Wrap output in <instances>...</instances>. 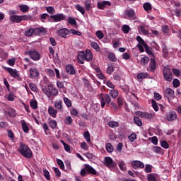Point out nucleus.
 <instances>
[{"label":"nucleus","instance_id":"nucleus-62","mask_svg":"<svg viewBox=\"0 0 181 181\" xmlns=\"http://www.w3.org/2000/svg\"><path fill=\"white\" fill-rule=\"evenodd\" d=\"M29 87L32 91H37V86L36 84L31 83L29 84Z\"/></svg>","mask_w":181,"mask_h":181},{"label":"nucleus","instance_id":"nucleus-57","mask_svg":"<svg viewBox=\"0 0 181 181\" xmlns=\"http://www.w3.org/2000/svg\"><path fill=\"white\" fill-rule=\"evenodd\" d=\"M30 105L31 108L33 110H36L37 108V101L36 100H33L30 103Z\"/></svg>","mask_w":181,"mask_h":181},{"label":"nucleus","instance_id":"nucleus-35","mask_svg":"<svg viewBox=\"0 0 181 181\" xmlns=\"http://www.w3.org/2000/svg\"><path fill=\"white\" fill-rule=\"evenodd\" d=\"M149 62V57H144L141 59V66H146V64H148V62Z\"/></svg>","mask_w":181,"mask_h":181},{"label":"nucleus","instance_id":"nucleus-40","mask_svg":"<svg viewBox=\"0 0 181 181\" xmlns=\"http://www.w3.org/2000/svg\"><path fill=\"white\" fill-rule=\"evenodd\" d=\"M143 8H144V11L148 12V11H151L152 9V5H151L149 3H145L143 5Z\"/></svg>","mask_w":181,"mask_h":181},{"label":"nucleus","instance_id":"nucleus-44","mask_svg":"<svg viewBox=\"0 0 181 181\" xmlns=\"http://www.w3.org/2000/svg\"><path fill=\"white\" fill-rule=\"evenodd\" d=\"M85 8L86 11L91 9V0H86L85 1Z\"/></svg>","mask_w":181,"mask_h":181},{"label":"nucleus","instance_id":"nucleus-9","mask_svg":"<svg viewBox=\"0 0 181 181\" xmlns=\"http://www.w3.org/2000/svg\"><path fill=\"white\" fill-rule=\"evenodd\" d=\"M58 35L61 36V37H63L64 39H67L70 35V30L66 28L59 29L57 31Z\"/></svg>","mask_w":181,"mask_h":181},{"label":"nucleus","instance_id":"nucleus-11","mask_svg":"<svg viewBox=\"0 0 181 181\" xmlns=\"http://www.w3.org/2000/svg\"><path fill=\"white\" fill-rule=\"evenodd\" d=\"M51 19H53L54 22H62V21H66V16L63 13H59L57 15L50 16Z\"/></svg>","mask_w":181,"mask_h":181},{"label":"nucleus","instance_id":"nucleus-14","mask_svg":"<svg viewBox=\"0 0 181 181\" xmlns=\"http://www.w3.org/2000/svg\"><path fill=\"white\" fill-rule=\"evenodd\" d=\"M84 168L88 173H89V175H96L97 176H98V173L91 165L88 164H85Z\"/></svg>","mask_w":181,"mask_h":181},{"label":"nucleus","instance_id":"nucleus-46","mask_svg":"<svg viewBox=\"0 0 181 181\" xmlns=\"http://www.w3.org/2000/svg\"><path fill=\"white\" fill-rule=\"evenodd\" d=\"M173 85L175 88H177L180 86V81L177 78H174L173 81Z\"/></svg>","mask_w":181,"mask_h":181},{"label":"nucleus","instance_id":"nucleus-20","mask_svg":"<svg viewBox=\"0 0 181 181\" xmlns=\"http://www.w3.org/2000/svg\"><path fill=\"white\" fill-rule=\"evenodd\" d=\"M48 114L50 115V117H52V118H56V117H57V110L54 109V107L52 106H49L48 107Z\"/></svg>","mask_w":181,"mask_h":181},{"label":"nucleus","instance_id":"nucleus-17","mask_svg":"<svg viewBox=\"0 0 181 181\" xmlns=\"http://www.w3.org/2000/svg\"><path fill=\"white\" fill-rule=\"evenodd\" d=\"M54 107L57 111H59V112H63V101L57 100H55Z\"/></svg>","mask_w":181,"mask_h":181},{"label":"nucleus","instance_id":"nucleus-42","mask_svg":"<svg viewBox=\"0 0 181 181\" xmlns=\"http://www.w3.org/2000/svg\"><path fill=\"white\" fill-rule=\"evenodd\" d=\"M20 10L25 13L29 11V6L28 5H21Z\"/></svg>","mask_w":181,"mask_h":181},{"label":"nucleus","instance_id":"nucleus-36","mask_svg":"<svg viewBox=\"0 0 181 181\" xmlns=\"http://www.w3.org/2000/svg\"><path fill=\"white\" fill-rule=\"evenodd\" d=\"M106 151L109 153H111V152L114 151V147H112V145L111 144V143H107L106 144Z\"/></svg>","mask_w":181,"mask_h":181},{"label":"nucleus","instance_id":"nucleus-59","mask_svg":"<svg viewBox=\"0 0 181 181\" xmlns=\"http://www.w3.org/2000/svg\"><path fill=\"white\" fill-rule=\"evenodd\" d=\"M90 46H91V47H93V49H94L95 50H97V51H98L100 49V46L95 42H92L90 43Z\"/></svg>","mask_w":181,"mask_h":181},{"label":"nucleus","instance_id":"nucleus-47","mask_svg":"<svg viewBox=\"0 0 181 181\" xmlns=\"http://www.w3.org/2000/svg\"><path fill=\"white\" fill-rule=\"evenodd\" d=\"M144 47L146 49V53H147V54H149L150 56H153V52H152V50L151 49H149V47L147 45H145L144 46Z\"/></svg>","mask_w":181,"mask_h":181},{"label":"nucleus","instance_id":"nucleus-41","mask_svg":"<svg viewBox=\"0 0 181 181\" xmlns=\"http://www.w3.org/2000/svg\"><path fill=\"white\" fill-rule=\"evenodd\" d=\"M163 57L166 59V57H168V56H169V52H168V47H166V45H164L163 47Z\"/></svg>","mask_w":181,"mask_h":181},{"label":"nucleus","instance_id":"nucleus-5","mask_svg":"<svg viewBox=\"0 0 181 181\" xmlns=\"http://www.w3.org/2000/svg\"><path fill=\"white\" fill-rule=\"evenodd\" d=\"M25 54H28L30 59H32V60H34L35 62H37V60H40V54H39L37 51H35V50L26 51L25 52Z\"/></svg>","mask_w":181,"mask_h":181},{"label":"nucleus","instance_id":"nucleus-43","mask_svg":"<svg viewBox=\"0 0 181 181\" xmlns=\"http://www.w3.org/2000/svg\"><path fill=\"white\" fill-rule=\"evenodd\" d=\"M65 124H66L67 125H71V124H73V119L71 118V116H67L65 118L64 120Z\"/></svg>","mask_w":181,"mask_h":181},{"label":"nucleus","instance_id":"nucleus-50","mask_svg":"<svg viewBox=\"0 0 181 181\" xmlns=\"http://www.w3.org/2000/svg\"><path fill=\"white\" fill-rule=\"evenodd\" d=\"M108 59L110 62H117V57H115V54L110 53L108 54Z\"/></svg>","mask_w":181,"mask_h":181},{"label":"nucleus","instance_id":"nucleus-45","mask_svg":"<svg viewBox=\"0 0 181 181\" xmlns=\"http://www.w3.org/2000/svg\"><path fill=\"white\" fill-rule=\"evenodd\" d=\"M151 104L154 111H159V107L158 106V103H156V101L155 100H151Z\"/></svg>","mask_w":181,"mask_h":181},{"label":"nucleus","instance_id":"nucleus-34","mask_svg":"<svg viewBox=\"0 0 181 181\" xmlns=\"http://www.w3.org/2000/svg\"><path fill=\"white\" fill-rule=\"evenodd\" d=\"M83 136H84L86 141L88 144H90V142H91V137H90V132H84V134H83Z\"/></svg>","mask_w":181,"mask_h":181},{"label":"nucleus","instance_id":"nucleus-4","mask_svg":"<svg viewBox=\"0 0 181 181\" xmlns=\"http://www.w3.org/2000/svg\"><path fill=\"white\" fill-rule=\"evenodd\" d=\"M163 76L165 81L170 83L173 80V75L172 74V70L170 68L165 67L163 71Z\"/></svg>","mask_w":181,"mask_h":181},{"label":"nucleus","instance_id":"nucleus-63","mask_svg":"<svg viewBox=\"0 0 181 181\" xmlns=\"http://www.w3.org/2000/svg\"><path fill=\"white\" fill-rule=\"evenodd\" d=\"M7 136L8 138H11V139H13L15 138V134H13V132L12 130H7Z\"/></svg>","mask_w":181,"mask_h":181},{"label":"nucleus","instance_id":"nucleus-6","mask_svg":"<svg viewBox=\"0 0 181 181\" xmlns=\"http://www.w3.org/2000/svg\"><path fill=\"white\" fill-rule=\"evenodd\" d=\"M164 98H167L168 101L173 100L175 98V90L168 88L164 90Z\"/></svg>","mask_w":181,"mask_h":181},{"label":"nucleus","instance_id":"nucleus-16","mask_svg":"<svg viewBox=\"0 0 181 181\" xmlns=\"http://www.w3.org/2000/svg\"><path fill=\"white\" fill-rule=\"evenodd\" d=\"M66 71L67 74H69L70 76H74V74H76V69H74V66L71 64L66 65Z\"/></svg>","mask_w":181,"mask_h":181},{"label":"nucleus","instance_id":"nucleus-19","mask_svg":"<svg viewBox=\"0 0 181 181\" xmlns=\"http://www.w3.org/2000/svg\"><path fill=\"white\" fill-rule=\"evenodd\" d=\"M10 21H11V22H13V23H21L22 22L21 16H17V15L11 16Z\"/></svg>","mask_w":181,"mask_h":181},{"label":"nucleus","instance_id":"nucleus-13","mask_svg":"<svg viewBox=\"0 0 181 181\" xmlns=\"http://www.w3.org/2000/svg\"><path fill=\"white\" fill-rule=\"evenodd\" d=\"M132 167L133 169H144V168H145V164L140 160H133L132 162Z\"/></svg>","mask_w":181,"mask_h":181},{"label":"nucleus","instance_id":"nucleus-31","mask_svg":"<svg viewBox=\"0 0 181 181\" xmlns=\"http://www.w3.org/2000/svg\"><path fill=\"white\" fill-rule=\"evenodd\" d=\"M64 103L68 108L71 107V105H72L71 100H70V99H69L68 98L66 97L64 98Z\"/></svg>","mask_w":181,"mask_h":181},{"label":"nucleus","instance_id":"nucleus-21","mask_svg":"<svg viewBox=\"0 0 181 181\" xmlns=\"http://www.w3.org/2000/svg\"><path fill=\"white\" fill-rule=\"evenodd\" d=\"M149 66L150 71H151V73H153V71L156 70V60H155V58L151 59Z\"/></svg>","mask_w":181,"mask_h":181},{"label":"nucleus","instance_id":"nucleus-55","mask_svg":"<svg viewBox=\"0 0 181 181\" xmlns=\"http://www.w3.org/2000/svg\"><path fill=\"white\" fill-rule=\"evenodd\" d=\"M160 146L162 148H164V149H169V144H168V141L165 140L161 141Z\"/></svg>","mask_w":181,"mask_h":181},{"label":"nucleus","instance_id":"nucleus-33","mask_svg":"<svg viewBox=\"0 0 181 181\" xmlns=\"http://www.w3.org/2000/svg\"><path fill=\"white\" fill-rule=\"evenodd\" d=\"M33 33H35V29L33 28H28L25 31V36H32V35H33Z\"/></svg>","mask_w":181,"mask_h":181},{"label":"nucleus","instance_id":"nucleus-39","mask_svg":"<svg viewBox=\"0 0 181 181\" xmlns=\"http://www.w3.org/2000/svg\"><path fill=\"white\" fill-rule=\"evenodd\" d=\"M134 123L138 125V127H142V121L141 120V119H139V117L135 116L134 117Z\"/></svg>","mask_w":181,"mask_h":181},{"label":"nucleus","instance_id":"nucleus-25","mask_svg":"<svg viewBox=\"0 0 181 181\" xmlns=\"http://www.w3.org/2000/svg\"><path fill=\"white\" fill-rule=\"evenodd\" d=\"M21 127L23 128V132L25 134H28L29 132V127L28 126V124H26V122L25 120H21Z\"/></svg>","mask_w":181,"mask_h":181},{"label":"nucleus","instance_id":"nucleus-37","mask_svg":"<svg viewBox=\"0 0 181 181\" xmlns=\"http://www.w3.org/2000/svg\"><path fill=\"white\" fill-rule=\"evenodd\" d=\"M49 125L50 128H52V129H54L57 128V122H56V120H51L49 122Z\"/></svg>","mask_w":181,"mask_h":181},{"label":"nucleus","instance_id":"nucleus-29","mask_svg":"<svg viewBox=\"0 0 181 181\" xmlns=\"http://www.w3.org/2000/svg\"><path fill=\"white\" fill-rule=\"evenodd\" d=\"M147 180L148 181H158V178H156V175L153 173L148 174Z\"/></svg>","mask_w":181,"mask_h":181},{"label":"nucleus","instance_id":"nucleus-7","mask_svg":"<svg viewBox=\"0 0 181 181\" xmlns=\"http://www.w3.org/2000/svg\"><path fill=\"white\" fill-rule=\"evenodd\" d=\"M124 16L131 21H135L136 19L135 11L132 8L125 10Z\"/></svg>","mask_w":181,"mask_h":181},{"label":"nucleus","instance_id":"nucleus-38","mask_svg":"<svg viewBox=\"0 0 181 181\" xmlns=\"http://www.w3.org/2000/svg\"><path fill=\"white\" fill-rule=\"evenodd\" d=\"M46 11L50 15H54V13H56V10H54V8H53L52 6L47 7Z\"/></svg>","mask_w":181,"mask_h":181},{"label":"nucleus","instance_id":"nucleus-26","mask_svg":"<svg viewBox=\"0 0 181 181\" xmlns=\"http://www.w3.org/2000/svg\"><path fill=\"white\" fill-rule=\"evenodd\" d=\"M118 91L115 89H111L109 91V95H110L112 97V98H113L114 100H115V98H117V97H118Z\"/></svg>","mask_w":181,"mask_h":181},{"label":"nucleus","instance_id":"nucleus-23","mask_svg":"<svg viewBox=\"0 0 181 181\" xmlns=\"http://www.w3.org/2000/svg\"><path fill=\"white\" fill-rule=\"evenodd\" d=\"M111 6V3L108 1H104L103 2H98V9H104L105 6Z\"/></svg>","mask_w":181,"mask_h":181},{"label":"nucleus","instance_id":"nucleus-1","mask_svg":"<svg viewBox=\"0 0 181 181\" xmlns=\"http://www.w3.org/2000/svg\"><path fill=\"white\" fill-rule=\"evenodd\" d=\"M98 100L100 101L101 108H104V107H105V104H107V105H110H110H112L115 110L118 108L117 104H115L114 102H112L111 96L108 94H99Z\"/></svg>","mask_w":181,"mask_h":181},{"label":"nucleus","instance_id":"nucleus-28","mask_svg":"<svg viewBox=\"0 0 181 181\" xmlns=\"http://www.w3.org/2000/svg\"><path fill=\"white\" fill-rule=\"evenodd\" d=\"M139 32H141L142 35H146V36H148V35H149V31L146 29H145V27L144 25H141L139 28Z\"/></svg>","mask_w":181,"mask_h":181},{"label":"nucleus","instance_id":"nucleus-48","mask_svg":"<svg viewBox=\"0 0 181 181\" xmlns=\"http://www.w3.org/2000/svg\"><path fill=\"white\" fill-rule=\"evenodd\" d=\"M119 168L123 172L127 170V167H125V162H124L123 160L120 161L119 163Z\"/></svg>","mask_w":181,"mask_h":181},{"label":"nucleus","instance_id":"nucleus-60","mask_svg":"<svg viewBox=\"0 0 181 181\" xmlns=\"http://www.w3.org/2000/svg\"><path fill=\"white\" fill-rule=\"evenodd\" d=\"M107 74H112L114 73V66L111 65L107 68Z\"/></svg>","mask_w":181,"mask_h":181},{"label":"nucleus","instance_id":"nucleus-32","mask_svg":"<svg viewBox=\"0 0 181 181\" xmlns=\"http://www.w3.org/2000/svg\"><path fill=\"white\" fill-rule=\"evenodd\" d=\"M75 9H77L78 12H81L82 15H84V13H86V11H84V8H83V6H81L80 4H76L75 6Z\"/></svg>","mask_w":181,"mask_h":181},{"label":"nucleus","instance_id":"nucleus-24","mask_svg":"<svg viewBox=\"0 0 181 181\" xmlns=\"http://www.w3.org/2000/svg\"><path fill=\"white\" fill-rule=\"evenodd\" d=\"M85 60H86V62H91V60H93V53H91L90 49L86 50Z\"/></svg>","mask_w":181,"mask_h":181},{"label":"nucleus","instance_id":"nucleus-56","mask_svg":"<svg viewBox=\"0 0 181 181\" xmlns=\"http://www.w3.org/2000/svg\"><path fill=\"white\" fill-rule=\"evenodd\" d=\"M70 33L72 35H76V36H81V32L78 31L77 30L75 29H71L69 30Z\"/></svg>","mask_w":181,"mask_h":181},{"label":"nucleus","instance_id":"nucleus-61","mask_svg":"<svg viewBox=\"0 0 181 181\" xmlns=\"http://www.w3.org/2000/svg\"><path fill=\"white\" fill-rule=\"evenodd\" d=\"M46 73H47L49 77H54V71H53V69H46Z\"/></svg>","mask_w":181,"mask_h":181},{"label":"nucleus","instance_id":"nucleus-10","mask_svg":"<svg viewBox=\"0 0 181 181\" xmlns=\"http://www.w3.org/2000/svg\"><path fill=\"white\" fill-rule=\"evenodd\" d=\"M136 115H137V117H140L141 118H145L146 119H152V118H153V115L152 113L144 112L141 111L136 112Z\"/></svg>","mask_w":181,"mask_h":181},{"label":"nucleus","instance_id":"nucleus-8","mask_svg":"<svg viewBox=\"0 0 181 181\" xmlns=\"http://www.w3.org/2000/svg\"><path fill=\"white\" fill-rule=\"evenodd\" d=\"M6 71H8L10 76L11 77H13V78L19 80V78H21V74H19V72L16 69H13L12 68H6Z\"/></svg>","mask_w":181,"mask_h":181},{"label":"nucleus","instance_id":"nucleus-3","mask_svg":"<svg viewBox=\"0 0 181 181\" xmlns=\"http://www.w3.org/2000/svg\"><path fill=\"white\" fill-rule=\"evenodd\" d=\"M42 91L48 98H50V97H56V95L59 94V90H57L53 84H49L47 87H42Z\"/></svg>","mask_w":181,"mask_h":181},{"label":"nucleus","instance_id":"nucleus-58","mask_svg":"<svg viewBox=\"0 0 181 181\" xmlns=\"http://www.w3.org/2000/svg\"><path fill=\"white\" fill-rule=\"evenodd\" d=\"M68 23L70 25H77V21H76V19L73 17H69L68 18Z\"/></svg>","mask_w":181,"mask_h":181},{"label":"nucleus","instance_id":"nucleus-54","mask_svg":"<svg viewBox=\"0 0 181 181\" xmlns=\"http://www.w3.org/2000/svg\"><path fill=\"white\" fill-rule=\"evenodd\" d=\"M8 101H13L15 100V94L13 92H10L8 95L7 96Z\"/></svg>","mask_w":181,"mask_h":181},{"label":"nucleus","instance_id":"nucleus-52","mask_svg":"<svg viewBox=\"0 0 181 181\" xmlns=\"http://www.w3.org/2000/svg\"><path fill=\"white\" fill-rule=\"evenodd\" d=\"M148 77V74L140 73L137 75V78L139 80H144V78H146Z\"/></svg>","mask_w":181,"mask_h":181},{"label":"nucleus","instance_id":"nucleus-51","mask_svg":"<svg viewBox=\"0 0 181 181\" xmlns=\"http://www.w3.org/2000/svg\"><path fill=\"white\" fill-rule=\"evenodd\" d=\"M136 40L137 42H139V45H142V46H145V45H147L145 41L144 40V39H142V37H141V36H137L136 37Z\"/></svg>","mask_w":181,"mask_h":181},{"label":"nucleus","instance_id":"nucleus-12","mask_svg":"<svg viewBox=\"0 0 181 181\" xmlns=\"http://www.w3.org/2000/svg\"><path fill=\"white\" fill-rule=\"evenodd\" d=\"M107 168H115L117 166V163L114 162V160L111 157L105 158V163Z\"/></svg>","mask_w":181,"mask_h":181},{"label":"nucleus","instance_id":"nucleus-53","mask_svg":"<svg viewBox=\"0 0 181 181\" xmlns=\"http://www.w3.org/2000/svg\"><path fill=\"white\" fill-rule=\"evenodd\" d=\"M128 139H129V141H130V142H134V141H135V139H136V134H135V133L131 134L128 136Z\"/></svg>","mask_w":181,"mask_h":181},{"label":"nucleus","instance_id":"nucleus-22","mask_svg":"<svg viewBox=\"0 0 181 181\" xmlns=\"http://www.w3.org/2000/svg\"><path fill=\"white\" fill-rule=\"evenodd\" d=\"M177 117V115L176 114V112L171 111L167 115V119L168 121H173L176 119Z\"/></svg>","mask_w":181,"mask_h":181},{"label":"nucleus","instance_id":"nucleus-2","mask_svg":"<svg viewBox=\"0 0 181 181\" xmlns=\"http://www.w3.org/2000/svg\"><path fill=\"white\" fill-rule=\"evenodd\" d=\"M18 151L24 158H27V159H32L33 158V153L29 146H26L23 142L20 143V148Z\"/></svg>","mask_w":181,"mask_h":181},{"label":"nucleus","instance_id":"nucleus-64","mask_svg":"<svg viewBox=\"0 0 181 181\" xmlns=\"http://www.w3.org/2000/svg\"><path fill=\"white\" fill-rule=\"evenodd\" d=\"M96 37H98L100 40L104 37V33H103L100 30H98L95 33Z\"/></svg>","mask_w":181,"mask_h":181},{"label":"nucleus","instance_id":"nucleus-49","mask_svg":"<svg viewBox=\"0 0 181 181\" xmlns=\"http://www.w3.org/2000/svg\"><path fill=\"white\" fill-rule=\"evenodd\" d=\"M57 163L59 166L60 169L64 170V163L61 159H57Z\"/></svg>","mask_w":181,"mask_h":181},{"label":"nucleus","instance_id":"nucleus-18","mask_svg":"<svg viewBox=\"0 0 181 181\" xmlns=\"http://www.w3.org/2000/svg\"><path fill=\"white\" fill-rule=\"evenodd\" d=\"M40 73L39 70L35 68H30V78H36V77H38Z\"/></svg>","mask_w":181,"mask_h":181},{"label":"nucleus","instance_id":"nucleus-30","mask_svg":"<svg viewBox=\"0 0 181 181\" xmlns=\"http://www.w3.org/2000/svg\"><path fill=\"white\" fill-rule=\"evenodd\" d=\"M131 30V27H129V25H124L122 28V31L123 32V33L124 34H127L129 33V31Z\"/></svg>","mask_w":181,"mask_h":181},{"label":"nucleus","instance_id":"nucleus-15","mask_svg":"<svg viewBox=\"0 0 181 181\" xmlns=\"http://www.w3.org/2000/svg\"><path fill=\"white\" fill-rule=\"evenodd\" d=\"M77 60L79 64H84V60H86V52L84 51H80L78 53Z\"/></svg>","mask_w":181,"mask_h":181},{"label":"nucleus","instance_id":"nucleus-27","mask_svg":"<svg viewBox=\"0 0 181 181\" xmlns=\"http://www.w3.org/2000/svg\"><path fill=\"white\" fill-rule=\"evenodd\" d=\"M107 125L110 128H117L119 127V123H118L117 122L110 121L107 122Z\"/></svg>","mask_w":181,"mask_h":181}]
</instances>
